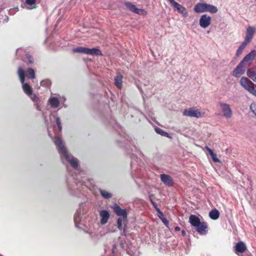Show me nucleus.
I'll list each match as a JSON object with an SVG mask.
<instances>
[{
	"instance_id": "nucleus-1",
	"label": "nucleus",
	"mask_w": 256,
	"mask_h": 256,
	"mask_svg": "<svg viewBox=\"0 0 256 256\" xmlns=\"http://www.w3.org/2000/svg\"><path fill=\"white\" fill-rule=\"evenodd\" d=\"M55 144L58 146L59 153L62 157L65 158L73 167L76 168L78 166L77 160L69 154L64 144L59 138H56Z\"/></svg>"
},
{
	"instance_id": "nucleus-2",
	"label": "nucleus",
	"mask_w": 256,
	"mask_h": 256,
	"mask_svg": "<svg viewBox=\"0 0 256 256\" xmlns=\"http://www.w3.org/2000/svg\"><path fill=\"white\" fill-rule=\"evenodd\" d=\"M18 72L20 80L22 84V90L24 93L27 94L32 101L35 102H38V98L32 92V88L28 84L24 83L25 73L24 70L21 68H20L18 69Z\"/></svg>"
},
{
	"instance_id": "nucleus-3",
	"label": "nucleus",
	"mask_w": 256,
	"mask_h": 256,
	"mask_svg": "<svg viewBox=\"0 0 256 256\" xmlns=\"http://www.w3.org/2000/svg\"><path fill=\"white\" fill-rule=\"evenodd\" d=\"M194 10L198 14L204 12L216 14L218 11V9L216 6L203 2L197 3L194 6Z\"/></svg>"
},
{
	"instance_id": "nucleus-4",
	"label": "nucleus",
	"mask_w": 256,
	"mask_h": 256,
	"mask_svg": "<svg viewBox=\"0 0 256 256\" xmlns=\"http://www.w3.org/2000/svg\"><path fill=\"white\" fill-rule=\"evenodd\" d=\"M239 83L242 88L256 96V85L248 77H241Z\"/></svg>"
},
{
	"instance_id": "nucleus-5",
	"label": "nucleus",
	"mask_w": 256,
	"mask_h": 256,
	"mask_svg": "<svg viewBox=\"0 0 256 256\" xmlns=\"http://www.w3.org/2000/svg\"><path fill=\"white\" fill-rule=\"evenodd\" d=\"M182 114L184 116L198 118L204 117L206 113L204 110L198 108L196 107H190L184 110Z\"/></svg>"
},
{
	"instance_id": "nucleus-6",
	"label": "nucleus",
	"mask_w": 256,
	"mask_h": 256,
	"mask_svg": "<svg viewBox=\"0 0 256 256\" xmlns=\"http://www.w3.org/2000/svg\"><path fill=\"white\" fill-rule=\"evenodd\" d=\"M113 209H114V212L117 215L122 216V218H119L118 220V228L120 229H122V223L124 222L126 220V218H127L126 212V210L122 209L116 204L114 206Z\"/></svg>"
},
{
	"instance_id": "nucleus-7",
	"label": "nucleus",
	"mask_w": 256,
	"mask_h": 256,
	"mask_svg": "<svg viewBox=\"0 0 256 256\" xmlns=\"http://www.w3.org/2000/svg\"><path fill=\"white\" fill-rule=\"evenodd\" d=\"M218 106L221 112V115L226 118H230L232 115V110L230 106L224 102H220L218 104Z\"/></svg>"
},
{
	"instance_id": "nucleus-8",
	"label": "nucleus",
	"mask_w": 256,
	"mask_h": 256,
	"mask_svg": "<svg viewBox=\"0 0 256 256\" xmlns=\"http://www.w3.org/2000/svg\"><path fill=\"white\" fill-rule=\"evenodd\" d=\"M256 33V27L248 26L246 27L244 41L250 44L253 40Z\"/></svg>"
},
{
	"instance_id": "nucleus-9",
	"label": "nucleus",
	"mask_w": 256,
	"mask_h": 256,
	"mask_svg": "<svg viewBox=\"0 0 256 256\" xmlns=\"http://www.w3.org/2000/svg\"><path fill=\"white\" fill-rule=\"evenodd\" d=\"M212 24V17L204 14H202L199 19V26L200 28L205 29L209 27Z\"/></svg>"
},
{
	"instance_id": "nucleus-10",
	"label": "nucleus",
	"mask_w": 256,
	"mask_h": 256,
	"mask_svg": "<svg viewBox=\"0 0 256 256\" xmlns=\"http://www.w3.org/2000/svg\"><path fill=\"white\" fill-rule=\"evenodd\" d=\"M171 5L174 7V10L180 13L183 16L186 17L188 16V12L186 8L178 4L174 0H167Z\"/></svg>"
},
{
	"instance_id": "nucleus-11",
	"label": "nucleus",
	"mask_w": 256,
	"mask_h": 256,
	"mask_svg": "<svg viewBox=\"0 0 256 256\" xmlns=\"http://www.w3.org/2000/svg\"><path fill=\"white\" fill-rule=\"evenodd\" d=\"M256 57V50H252L241 61L246 66H249Z\"/></svg>"
},
{
	"instance_id": "nucleus-12",
	"label": "nucleus",
	"mask_w": 256,
	"mask_h": 256,
	"mask_svg": "<svg viewBox=\"0 0 256 256\" xmlns=\"http://www.w3.org/2000/svg\"><path fill=\"white\" fill-rule=\"evenodd\" d=\"M128 9L130 11L142 16H145L147 14V12L144 9L138 8L131 2H126L125 4Z\"/></svg>"
},
{
	"instance_id": "nucleus-13",
	"label": "nucleus",
	"mask_w": 256,
	"mask_h": 256,
	"mask_svg": "<svg viewBox=\"0 0 256 256\" xmlns=\"http://www.w3.org/2000/svg\"><path fill=\"white\" fill-rule=\"evenodd\" d=\"M246 66L245 64L240 62L233 70L232 75L236 78L240 77L244 73Z\"/></svg>"
},
{
	"instance_id": "nucleus-14",
	"label": "nucleus",
	"mask_w": 256,
	"mask_h": 256,
	"mask_svg": "<svg viewBox=\"0 0 256 256\" xmlns=\"http://www.w3.org/2000/svg\"><path fill=\"white\" fill-rule=\"evenodd\" d=\"M160 179L164 184L168 186H170L172 185L173 180L172 178L170 176L165 174H161Z\"/></svg>"
},
{
	"instance_id": "nucleus-15",
	"label": "nucleus",
	"mask_w": 256,
	"mask_h": 256,
	"mask_svg": "<svg viewBox=\"0 0 256 256\" xmlns=\"http://www.w3.org/2000/svg\"><path fill=\"white\" fill-rule=\"evenodd\" d=\"M100 217L101 224H106L110 218L109 212L106 210H103L100 211Z\"/></svg>"
},
{
	"instance_id": "nucleus-16",
	"label": "nucleus",
	"mask_w": 256,
	"mask_h": 256,
	"mask_svg": "<svg viewBox=\"0 0 256 256\" xmlns=\"http://www.w3.org/2000/svg\"><path fill=\"white\" fill-rule=\"evenodd\" d=\"M246 74L248 77L256 82V66L248 69Z\"/></svg>"
},
{
	"instance_id": "nucleus-17",
	"label": "nucleus",
	"mask_w": 256,
	"mask_h": 256,
	"mask_svg": "<svg viewBox=\"0 0 256 256\" xmlns=\"http://www.w3.org/2000/svg\"><path fill=\"white\" fill-rule=\"evenodd\" d=\"M197 231L200 234H204L206 232L208 225L206 222H200V223L196 227Z\"/></svg>"
},
{
	"instance_id": "nucleus-18",
	"label": "nucleus",
	"mask_w": 256,
	"mask_h": 256,
	"mask_svg": "<svg viewBox=\"0 0 256 256\" xmlns=\"http://www.w3.org/2000/svg\"><path fill=\"white\" fill-rule=\"evenodd\" d=\"M248 44L243 41L238 48L236 52V56L237 57H239L240 56H241L242 54L244 52V49Z\"/></svg>"
},
{
	"instance_id": "nucleus-19",
	"label": "nucleus",
	"mask_w": 256,
	"mask_h": 256,
	"mask_svg": "<svg viewBox=\"0 0 256 256\" xmlns=\"http://www.w3.org/2000/svg\"><path fill=\"white\" fill-rule=\"evenodd\" d=\"M86 54L96 56H100L102 55L101 51L97 48H87Z\"/></svg>"
},
{
	"instance_id": "nucleus-20",
	"label": "nucleus",
	"mask_w": 256,
	"mask_h": 256,
	"mask_svg": "<svg viewBox=\"0 0 256 256\" xmlns=\"http://www.w3.org/2000/svg\"><path fill=\"white\" fill-rule=\"evenodd\" d=\"M189 222L194 227H196L200 223V220L195 215H190L189 218Z\"/></svg>"
},
{
	"instance_id": "nucleus-21",
	"label": "nucleus",
	"mask_w": 256,
	"mask_h": 256,
	"mask_svg": "<svg viewBox=\"0 0 256 256\" xmlns=\"http://www.w3.org/2000/svg\"><path fill=\"white\" fill-rule=\"evenodd\" d=\"M24 7L28 10L36 8V0H26Z\"/></svg>"
},
{
	"instance_id": "nucleus-22",
	"label": "nucleus",
	"mask_w": 256,
	"mask_h": 256,
	"mask_svg": "<svg viewBox=\"0 0 256 256\" xmlns=\"http://www.w3.org/2000/svg\"><path fill=\"white\" fill-rule=\"evenodd\" d=\"M204 148L208 152L214 162H221L220 160L217 158L216 154L214 152L212 149L208 146H206Z\"/></svg>"
},
{
	"instance_id": "nucleus-23",
	"label": "nucleus",
	"mask_w": 256,
	"mask_h": 256,
	"mask_svg": "<svg viewBox=\"0 0 256 256\" xmlns=\"http://www.w3.org/2000/svg\"><path fill=\"white\" fill-rule=\"evenodd\" d=\"M246 250V246L244 242H240L236 246V250L237 252H244Z\"/></svg>"
},
{
	"instance_id": "nucleus-24",
	"label": "nucleus",
	"mask_w": 256,
	"mask_h": 256,
	"mask_svg": "<svg viewBox=\"0 0 256 256\" xmlns=\"http://www.w3.org/2000/svg\"><path fill=\"white\" fill-rule=\"evenodd\" d=\"M122 76L120 74H118L114 78V84L119 88H122Z\"/></svg>"
},
{
	"instance_id": "nucleus-25",
	"label": "nucleus",
	"mask_w": 256,
	"mask_h": 256,
	"mask_svg": "<svg viewBox=\"0 0 256 256\" xmlns=\"http://www.w3.org/2000/svg\"><path fill=\"white\" fill-rule=\"evenodd\" d=\"M49 104L53 108H56L59 104L58 98L56 96H51L48 100Z\"/></svg>"
},
{
	"instance_id": "nucleus-26",
	"label": "nucleus",
	"mask_w": 256,
	"mask_h": 256,
	"mask_svg": "<svg viewBox=\"0 0 256 256\" xmlns=\"http://www.w3.org/2000/svg\"><path fill=\"white\" fill-rule=\"evenodd\" d=\"M220 216L218 211L216 210H214L210 211L209 213L210 217L213 220H217Z\"/></svg>"
},
{
	"instance_id": "nucleus-27",
	"label": "nucleus",
	"mask_w": 256,
	"mask_h": 256,
	"mask_svg": "<svg viewBox=\"0 0 256 256\" xmlns=\"http://www.w3.org/2000/svg\"><path fill=\"white\" fill-rule=\"evenodd\" d=\"M155 130H156V132L158 134H160L162 136H164L165 137H166V138H172V136H170V134H169L164 132V130H162L160 128H155Z\"/></svg>"
},
{
	"instance_id": "nucleus-28",
	"label": "nucleus",
	"mask_w": 256,
	"mask_h": 256,
	"mask_svg": "<svg viewBox=\"0 0 256 256\" xmlns=\"http://www.w3.org/2000/svg\"><path fill=\"white\" fill-rule=\"evenodd\" d=\"M86 48H84V47H78L74 48L72 49V52H74L76 53H84L86 54Z\"/></svg>"
},
{
	"instance_id": "nucleus-29",
	"label": "nucleus",
	"mask_w": 256,
	"mask_h": 256,
	"mask_svg": "<svg viewBox=\"0 0 256 256\" xmlns=\"http://www.w3.org/2000/svg\"><path fill=\"white\" fill-rule=\"evenodd\" d=\"M128 253L132 256H138V252L136 249L132 247L128 248V249L127 250Z\"/></svg>"
},
{
	"instance_id": "nucleus-30",
	"label": "nucleus",
	"mask_w": 256,
	"mask_h": 256,
	"mask_svg": "<svg viewBox=\"0 0 256 256\" xmlns=\"http://www.w3.org/2000/svg\"><path fill=\"white\" fill-rule=\"evenodd\" d=\"M100 192L102 197H104L105 198H110L112 196V194L110 192L106 190H100Z\"/></svg>"
},
{
	"instance_id": "nucleus-31",
	"label": "nucleus",
	"mask_w": 256,
	"mask_h": 256,
	"mask_svg": "<svg viewBox=\"0 0 256 256\" xmlns=\"http://www.w3.org/2000/svg\"><path fill=\"white\" fill-rule=\"evenodd\" d=\"M27 76L33 79L35 78V73L34 70L32 68H28L27 71Z\"/></svg>"
},
{
	"instance_id": "nucleus-32",
	"label": "nucleus",
	"mask_w": 256,
	"mask_h": 256,
	"mask_svg": "<svg viewBox=\"0 0 256 256\" xmlns=\"http://www.w3.org/2000/svg\"><path fill=\"white\" fill-rule=\"evenodd\" d=\"M80 214L78 212H76L75 214H74V222H75V225L76 226H78V222H79L80 221Z\"/></svg>"
},
{
	"instance_id": "nucleus-33",
	"label": "nucleus",
	"mask_w": 256,
	"mask_h": 256,
	"mask_svg": "<svg viewBox=\"0 0 256 256\" xmlns=\"http://www.w3.org/2000/svg\"><path fill=\"white\" fill-rule=\"evenodd\" d=\"M56 124L58 126V129L60 130H62V126L60 125V119L58 118H57L56 119Z\"/></svg>"
},
{
	"instance_id": "nucleus-34",
	"label": "nucleus",
	"mask_w": 256,
	"mask_h": 256,
	"mask_svg": "<svg viewBox=\"0 0 256 256\" xmlns=\"http://www.w3.org/2000/svg\"><path fill=\"white\" fill-rule=\"evenodd\" d=\"M162 222L166 224L167 225L168 224V221L164 218H161Z\"/></svg>"
},
{
	"instance_id": "nucleus-35",
	"label": "nucleus",
	"mask_w": 256,
	"mask_h": 256,
	"mask_svg": "<svg viewBox=\"0 0 256 256\" xmlns=\"http://www.w3.org/2000/svg\"><path fill=\"white\" fill-rule=\"evenodd\" d=\"M158 216L159 217L161 218H163L162 216H163V214H162V212H160L159 210H158Z\"/></svg>"
},
{
	"instance_id": "nucleus-36",
	"label": "nucleus",
	"mask_w": 256,
	"mask_h": 256,
	"mask_svg": "<svg viewBox=\"0 0 256 256\" xmlns=\"http://www.w3.org/2000/svg\"><path fill=\"white\" fill-rule=\"evenodd\" d=\"M255 106V105H254V104H252V105L250 106V110L252 111V112H253L254 113V110H253L252 107H253V106Z\"/></svg>"
},
{
	"instance_id": "nucleus-37",
	"label": "nucleus",
	"mask_w": 256,
	"mask_h": 256,
	"mask_svg": "<svg viewBox=\"0 0 256 256\" xmlns=\"http://www.w3.org/2000/svg\"><path fill=\"white\" fill-rule=\"evenodd\" d=\"M44 82H45V81L42 82H41V84H42V86H44ZM46 83L48 84V83H49V82H48V80H46Z\"/></svg>"
},
{
	"instance_id": "nucleus-38",
	"label": "nucleus",
	"mask_w": 256,
	"mask_h": 256,
	"mask_svg": "<svg viewBox=\"0 0 256 256\" xmlns=\"http://www.w3.org/2000/svg\"><path fill=\"white\" fill-rule=\"evenodd\" d=\"M175 229L176 230H180V228L178 226L176 227Z\"/></svg>"
}]
</instances>
